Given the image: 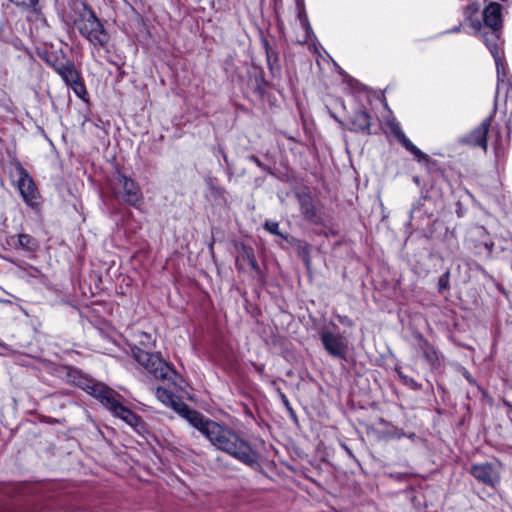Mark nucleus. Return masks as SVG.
<instances>
[{
    "instance_id": "72a5a7b5",
    "label": "nucleus",
    "mask_w": 512,
    "mask_h": 512,
    "mask_svg": "<svg viewBox=\"0 0 512 512\" xmlns=\"http://www.w3.org/2000/svg\"><path fill=\"white\" fill-rule=\"evenodd\" d=\"M459 29H460L459 27H456L455 29H453V32H457V31H459Z\"/></svg>"
},
{
    "instance_id": "412c9836",
    "label": "nucleus",
    "mask_w": 512,
    "mask_h": 512,
    "mask_svg": "<svg viewBox=\"0 0 512 512\" xmlns=\"http://www.w3.org/2000/svg\"><path fill=\"white\" fill-rule=\"evenodd\" d=\"M265 50H266V58L267 64L271 70L274 69L275 66L278 65V56L277 54L269 47L267 41L264 42Z\"/></svg>"
},
{
    "instance_id": "2f4dec72",
    "label": "nucleus",
    "mask_w": 512,
    "mask_h": 512,
    "mask_svg": "<svg viewBox=\"0 0 512 512\" xmlns=\"http://www.w3.org/2000/svg\"><path fill=\"white\" fill-rule=\"evenodd\" d=\"M302 24H303V27L306 30V33L308 34L309 33V31H308L309 30V25L306 22H303Z\"/></svg>"
},
{
    "instance_id": "4be33fe9",
    "label": "nucleus",
    "mask_w": 512,
    "mask_h": 512,
    "mask_svg": "<svg viewBox=\"0 0 512 512\" xmlns=\"http://www.w3.org/2000/svg\"><path fill=\"white\" fill-rule=\"evenodd\" d=\"M265 229L269 231L272 234L279 235L282 238L286 239V236H284L280 230H279V223L275 221H267L265 223Z\"/></svg>"
},
{
    "instance_id": "a878e982",
    "label": "nucleus",
    "mask_w": 512,
    "mask_h": 512,
    "mask_svg": "<svg viewBox=\"0 0 512 512\" xmlns=\"http://www.w3.org/2000/svg\"><path fill=\"white\" fill-rule=\"evenodd\" d=\"M400 376L404 379L406 384H408L409 386H411L414 389H418V384L414 379L408 378L407 376H402L401 374H400Z\"/></svg>"
},
{
    "instance_id": "dca6fc26",
    "label": "nucleus",
    "mask_w": 512,
    "mask_h": 512,
    "mask_svg": "<svg viewBox=\"0 0 512 512\" xmlns=\"http://www.w3.org/2000/svg\"><path fill=\"white\" fill-rule=\"evenodd\" d=\"M10 241L16 249H22L27 252H35L39 247L38 241L29 234L12 236Z\"/></svg>"
},
{
    "instance_id": "f257e3e1",
    "label": "nucleus",
    "mask_w": 512,
    "mask_h": 512,
    "mask_svg": "<svg viewBox=\"0 0 512 512\" xmlns=\"http://www.w3.org/2000/svg\"><path fill=\"white\" fill-rule=\"evenodd\" d=\"M191 425L199 430L216 449L251 468L259 465L258 452L229 426L207 419L200 412L191 414Z\"/></svg>"
},
{
    "instance_id": "c85d7f7f",
    "label": "nucleus",
    "mask_w": 512,
    "mask_h": 512,
    "mask_svg": "<svg viewBox=\"0 0 512 512\" xmlns=\"http://www.w3.org/2000/svg\"><path fill=\"white\" fill-rule=\"evenodd\" d=\"M141 336L144 337V339L141 340V343L143 345H148V344H150L152 342L151 335H149V334H147L145 332H142Z\"/></svg>"
},
{
    "instance_id": "cd10ccee",
    "label": "nucleus",
    "mask_w": 512,
    "mask_h": 512,
    "mask_svg": "<svg viewBox=\"0 0 512 512\" xmlns=\"http://www.w3.org/2000/svg\"><path fill=\"white\" fill-rule=\"evenodd\" d=\"M248 159H249L250 161H252L253 163H255L258 167H260V168H264L263 163L260 161V159H259L257 156H255V155H250V156L248 157Z\"/></svg>"
},
{
    "instance_id": "ddd939ff",
    "label": "nucleus",
    "mask_w": 512,
    "mask_h": 512,
    "mask_svg": "<svg viewBox=\"0 0 512 512\" xmlns=\"http://www.w3.org/2000/svg\"><path fill=\"white\" fill-rule=\"evenodd\" d=\"M484 23L491 30L499 31L502 28V6L499 3H489L483 11Z\"/></svg>"
},
{
    "instance_id": "f8f14e48",
    "label": "nucleus",
    "mask_w": 512,
    "mask_h": 512,
    "mask_svg": "<svg viewBox=\"0 0 512 512\" xmlns=\"http://www.w3.org/2000/svg\"><path fill=\"white\" fill-rule=\"evenodd\" d=\"M471 474L480 482L494 486L498 480V472L494 469L492 464L482 463L476 464L471 467Z\"/></svg>"
},
{
    "instance_id": "2eb2a0df",
    "label": "nucleus",
    "mask_w": 512,
    "mask_h": 512,
    "mask_svg": "<svg viewBox=\"0 0 512 512\" xmlns=\"http://www.w3.org/2000/svg\"><path fill=\"white\" fill-rule=\"evenodd\" d=\"M351 130L357 132H368L371 125V117L367 111L356 110L350 118Z\"/></svg>"
},
{
    "instance_id": "f03ea898",
    "label": "nucleus",
    "mask_w": 512,
    "mask_h": 512,
    "mask_svg": "<svg viewBox=\"0 0 512 512\" xmlns=\"http://www.w3.org/2000/svg\"><path fill=\"white\" fill-rule=\"evenodd\" d=\"M85 390L97 399L114 416L119 417L131 427H137L141 418L121 403L122 397L113 389L102 383L89 382Z\"/></svg>"
},
{
    "instance_id": "7c9ffc66",
    "label": "nucleus",
    "mask_w": 512,
    "mask_h": 512,
    "mask_svg": "<svg viewBox=\"0 0 512 512\" xmlns=\"http://www.w3.org/2000/svg\"><path fill=\"white\" fill-rule=\"evenodd\" d=\"M282 401H283L284 405H285L289 410H292V408L290 407L289 401H288L287 397H286L284 394L282 395Z\"/></svg>"
},
{
    "instance_id": "423d86ee",
    "label": "nucleus",
    "mask_w": 512,
    "mask_h": 512,
    "mask_svg": "<svg viewBox=\"0 0 512 512\" xmlns=\"http://www.w3.org/2000/svg\"><path fill=\"white\" fill-rule=\"evenodd\" d=\"M157 399L164 405L171 407L173 410L178 412L180 416L185 418L191 424V414L198 413V411L190 409L184 402H182L177 396L171 391L158 387L156 389Z\"/></svg>"
},
{
    "instance_id": "bb28decb",
    "label": "nucleus",
    "mask_w": 512,
    "mask_h": 512,
    "mask_svg": "<svg viewBox=\"0 0 512 512\" xmlns=\"http://www.w3.org/2000/svg\"><path fill=\"white\" fill-rule=\"evenodd\" d=\"M338 319H339L340 323H342L344 325H347V326H352L353 325V322L347 316H338Z\"/></svg>"
},
{
    "instance_id": "c756f323",
    "label": "nucleus",
    "mask_w": 512,
    "mask_h": 512,
    "mask_svg": "<svg viewBox=\"0 0 512 512\" xmlns=\"http://www.w3.org/2000/svg\"><path fill=\"white\" fill-rule=\"evenodd\" d=\"M471 27L476 31L479 32L482 28V24L480 21H471Z\"/></svg>"
},
{
    "instance_id": "1a4fd4ad",
    "label": "nucleus",
    "mask_w": 512,
    "mask_h": 512,
    "mask_svg": "<svg viewBox=\"0 0 512 512\" xmlns=\"http://www.w3.org/2000/svg\"><path fill=\"white\" fill-rule=\"evenodd\" d=\"M491 126V117L485 118L478 127L466 135L461 141L474 147L487 149V134Z\"/></svg>"
},
{
    "instance_id": "aec40b11",
    "label": "nucleus",
    "mask_w": 512,
    "mask_h": 512,
    "mask_svg": "<svg viewBox=\"0 0 512 512\" xmlns=\"http://www.w3.org/2000/svg\"><path fill=\"white\" fill-rule=\"evenodd\" d=\"M297 251H298V255L302 258V260L308 266L310 264V252H311L310 245L308 243L298 241Z\"/></svg>"
},
{
    "instance_id": "9b49d317",
    "label": "nucleus",
    "mask_w": 512,
    "mask_h": 512,
    "mask_svg": "<svg viewBox=\"0 0 512 512\" xmlns=\"http://www.w3.org/2000/svg\"><path fill=\"white\" fill-rule=\"evenodd\" d=\"M119 183L123 188V200L132 206L139 205L142 201V194L138 185L125 175L119 176Z\"/></svg>"
},
{
    "instance_id": "f704fd0d",
    "label": "nucleus",
    "mask_w": 512,
    "mask_h": 512,
    "mask_svg": "<svg viewBox=\"0 0 512 512\" xmlns=\"http://www.w3.org/2000/svg\"><path fill=\"white\" fill-rule=\"evenodd\" d=\"M302 43H305L307 42V37H305V39L303 41H301Z\"/></svg>"
},
{
    "instance_id": "473e14b6",
    "label": "nucleus",
    "mask_w": 512,
    "mask_h": 512,
    "mask_svg": "<svg viewBox=\"0 0 512 512\" xmlns=\"http://www.w3.org/2000/svg\"><path fill=\"white\" fill-rule=\"evenodd\" d=\"M504 404H505L508 408L512 409V403H511V402L504 401Z\"/></svg>"
},
{
    "instance_id": "5701e85b",
    "label": "nucleus",
    "mask_w": 512,
    "mask_h": 512,
    "mask_svg": "<svg viewBox=\"0 0 512 512\" xmlns=\"http://www.w3.org/2000/svg\"><path fill=\"white\" fill-rule=\"evenodd\" d=\"M388 126L390 128L391 133H393L398 140L405 135L397 122L391 121L388 123Z\"/></svg>"
},
{
    "instance_id": "a211bd4d",
    "label": "nucleus",
    "mask_w": 512,
    "mask_h": 512,
    "mask_svg": "<svg viewBox=\"0 0 512 512\" xmlns=\"http://www.w3.org/2000/svg\"><path fill=\"white\" fill-rule=\"evenodd\" d=\"M417 339V344L419 349L422 351L424 358L430 365H436L439 361L438 352L431 345L427 339H425L421 334H417L415 336Z\"/></svg>"
},
{
    "instance_id": "393cba45",
    "label": "nucleus",
    "mask_w": 512,
    "mask_h": 512,
    "mask_svg": "<svg viewBox=\"0 0 512 512\" xmlns=\"http://www.w3.org/2000/svg\"><path fill=\"white\" fill-rule=\"evenodd\" d=\"M449 286V273L442 275L438 281L439 292L446 290Z\"/></svg>"
},
{
    "instance_id": "20e7f679",
    "label": "nucleus",
    "mask_w": 512,
    "mask_h": 512,
    "mask_svg": "<svg viewBox=\"0 0 512 512\" xmlns=\"http://www.w3.org/2000/svg\"><path fill=\"white\" fill-rule=\"evenodd\" d=\"M78 30L95 48H106L109 34L93 12L84 14L77 24Z\"/></svg>"
},
{
    "instance_id": "f3484780",
    "label": "nucleus",
    "mask_w": 512,
    "mask_h": 512,
    "mask_svg": "<svg viewBox=\"0 0 512 512\" xmlns=\"http://www.w3.org/2000/svg\"><path fill=\"white\" fill-rule=\"evenodd\" d=\"M300 209L303 217L314 224L321 221V218L317 212V209L309 196H303L300 198Z\"/></svg>"
},
{
    "instance_id": "6e6552de",
    "label": "nucleus",
    "mask_w": 512,
    "mask_h": 512,
    "mask_svg": "<svg viewBox=\"0 0 512 512\" xmlns=\"http://www.w3.org/2000/svg\"><path fill=\"white\" fill-rule=\"evenodd\" d=\"M320 339L325 350L331 356L341 359L345 358L348 344L343 336L333 334L329 331H323L320 334Z\"/></svg>"
},
{
    "instance_id": "7ed1b4c3",
    "label": "nucleus",
    "mask_w": 512,
    "mask_h": 512,
    "mask_svg": "<svg viewBox=\"0 0 512 512\" xmlns=\"http://www.w3.org/2000/svg\"><path fill=\"white\" fill-rule=\"evenodd\" d=\"M134 359L155 379H171L174 369L159 355L146 352L140 348L132 350Z\"/></svg>"
},
{
    "instance_id": "9d476101",
    "label": "nucleus",
    "mask_w": 512,
    "mask_h": 512,
    "mask_svg": "<svg viewBox=\"0 0 512 512\" xmlns=\"http://www.w3.org/2000/svg\"><path fill=\"white\" fill-rule=\"evenodd\" d=\"M498 32L499 31L491 30L489 33H485L484 41L495 60L498 81L500 82V81H503V78L505 76V71H504V67H503V63H502V59H501L500 47L497 43V41L499 39Z\"/></svg>"
},
{
    "instance_id": "0eeeda50",
    "label": "nucleus",
    "mask_w": 512,
    "mask_h": 512,
    "mask_svg": "<svg viewBox=\"0 0 512 512\" xmlns=\"http://www.w3.org/2000/svg\"><path fill=\"white\" fill-rule=\"evenodd\" d=\"M19 173L18 189L27 205L34 207L38 204V192L33 179L22 166L17 168Z\"/></svg>"
},
{
    "instance_id": "b1692460",
    "label": "nucleus",
    "mask_w": 512,
    "mask_h": 512,
    "mask_svg": "<svg viewBox=\"0 0 512 512\" xmlns=\"http://www.w3.org/2000/svg\"><path fill=\"white\" fill-rule=\"evenodd\" d=\"M480 9V5L478 4H475V3H471L469 5H467V7L465 8V11H464V14L466 16V19H471V17L476 14Z\"/></svg>"
},
{
    "instance_id": "39448f33",
    "label": "nucleus",
    "mask_w": 512,
    "mask_h": 512,
    "mask_svg": "<svg viewBox=\"0 0 512 512\" xmlns=\"http://www.w3.org/2000/svg\"><path fill=\"white\" fill-rule=\"evenodd\" d=\"M55 71L60 75L64 82L74 91L81 99L87 94L84 83L74 64L66 61L54 67Z\"/></svg>"
},
{
    "instance_id": "4468645a",
    "label": "nucleus",
    "mask_w": 512,
    "mask_h": 512,
    "mask_svg": "<svg viewBox=\"0 0 512 512\" xmlns=\"http://www.w3.org/2000/svg\"><path fill=\"white\" fill-rule=\"evenodd\" d=\"M236 267L240 271L253 270L257 274L260 273V267L255 259L253 250L243 246L236 257Z\"/></svg>"
},
{
    "instance_id": "6ab92c4d",
    "label": "nucleus",
    "mask_w": 512,
    "mask_h": 512,
    "mask_svg": "<svg viewBox=\"0 0 512 512\" xmlns=\"http://www.w3.org/2000/svg\"><path fill=\"white\" fill-rule=\"evenodd\" d=\"M413 156L418 160H425L427 161L429 159L428 155L423 153L418 147H416L407 137L406 135L402 136L398 140Z\"/></svg>"
}]
</instances>
